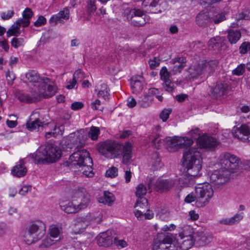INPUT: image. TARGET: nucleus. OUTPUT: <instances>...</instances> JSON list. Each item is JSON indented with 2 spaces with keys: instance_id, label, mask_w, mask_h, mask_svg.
<instances>
[{
  "instance_id": "14",
  "label": "nucleus",
  "mask_w": 250,
  "mask_h": 250,
  "mask_svg": "<svg viewBox=\"0 0 250 250\" xmlns=\"http://www.w3.org/2000/svg\"><path fill=\"white\" fill-rule=\"evenodd\" d=\"M192 240L193 244H195L197 247H203L211 242L212 236L209 233L197 231L193 234Z\"/></svg>"
},
{
  "instance_id": "27",
  "label": "nucleus",
  "mask_w": 250,
  "mask_h": 250,
  "mask_svg": "<svg viewBox=\"0 0 250 250\" xmlns=\"http://www.w3.org/2000/svg\"><path fill=\"white\" fill-rule=\"evenodd\" d=\"M243 218V213H237L230 218L220 220L219 222L222 224L231 226L238 223Z\"/></svg>"
},
{
  "instance_id": "28",
  "label": "nucleus",
  "mask_w": 250,
  "mask_h": 250,
  "mask_svg": "<svg viewBox=\"0 0 250 250\" xmlns=\"http://www.w3.org/2000/svg\"><path fill=\"white\" fill-rule=\"evenodd\" d=\"M152 187V184L151 182L148 183L147 185H145L143 184H140L136 187V191L135 192L136 196L138 197V199L140 198L144 197L147 191L150 190Z\"/></svg>"
},
{
  "instance_id": "29",
  "label": "nucleus",
  "mask_w": 250,
  "mask_h": 250,
  "mask_svg": "<svg viewBox=\"0 0 250 250\" xmlns=\"http://www.w3.org/2000/svg\"><path fill=\"white\" fill-rule=\"evenodd\" d=\"M26 128L29 131H39L40 128L43 127V123L39 119H36L34 121H32L31 119L26 123Z\"/></svg>"
},
{
  "instance_id": "64",
  "label": "nucleus",
  "mask_w": 250,
  "mask_h": 250,
  "mask_svg": "<svg viewBox=\"0 0 250 250\" xmlns=\"http://www.w3.org/2000/svg\"><path fill=\"white\" fill-rule=\"evenodd\" d=\"M46 21L45 18L42 16H40L39 17L38 20L34 22V25L37 27L40 26L44 24Z\"/></svg>"
},
{
  "instance_id": "11",
  "label": "nucleus",
  "mask_w": 250,
  "mask_h": 250,
  "mask_svg": "<svg viewBox=\"0 0 250 250\" xmlns=\"http://www.w3.org/2000/svg\"><path fill=\"white\" fill-rule=\"evenodd\" d=\"M73 201L78 202L80 209L87 208L90 203V195L83 188L75 190L72 195Z\"/></svg>"
},
{
  "instance_id": "36",
  "label": "nucleus",
  "mask_w": 250,
  "mask_h": 250,
  "mask_svg": "<svg viewBox=\"0 0 250 250\" xmlns=\"http://www.w3.org/2000/svg\"><path fill=\"white\" fill-rule=\"evenodd\" d=\"M33 12L30 8H26L22 13V17L23 19H19L21 20L23 27H27L28 26L30 21L29 19L32 17Z\"/></svg>"
},
{
  "instance_id": "51",
  "label": "nucleus",
  "mask_w": 250,
  "mask_h": 250,
  "mask_svg": "<svg viewBox=\"0 0 250 250\" xmlns=\"http://www.w3.org/2000/svg\"><path fill=\"white\" fill-rule=\"evenodd\" d=\"M250 51V42H244L239 47V52L241 54H245Z\"/></svg>"
},
{
  "instance_id": "34",
  "label": "nucleus",
  "mask_w": 250,
  "mask_h": 250,
  "mask_svg": "<svg viewBox=\"0 0 250 250\" xmlns=\"http://www.w3.org/2000/svg\"><path fill=\"white\" fill-rule=\"evenodd\" d=\"M241 37V33L239 30H229L227 36L228 39L231 44L236 43Z\"/></svg>"
},
{
  "instance_id": "56",
  "label": "nucleus",
  "mask_w": 250,
  "mask_h": 250,
  "mask_svg": "<svg viewBox=\"0 0 250 250\" xmlns=\"http://www.w3.org/2000/svg\"><path fill=\"white\" fill-rule=\"evenodd\" d=\"M250 19V11L249 10H244L239 14L237 18V21L241 20H248Z\"/></svg>"
},
{
  "instance_id": "18",
  "label": "nucleus",
  "mask_w": 250,
  "mask_h": 250,
  "mask_svg": "<svg viewBox=\"0 0 250 250\" xmlns=\"http://www.w3.org/2000/svg\"><path fill=\"white\" fill-rule=\"evenodd\" d=\"M97 243L99 246L108 247L113 243V237L110 230H107L99 234L97 237Z\"/></svg>"
},
{
  "instance_id": "16",
  "label": "nucleus",
  "mask_w": 250,
  "mask_h": 250,
  "mask_svg": "<svg viewBox=\"0 0 250 250\" xmlns=\"http://www.w3.org/2000/svg\"><path fill=\"white\" fill-rule=\"evenodd\" d=\"M197 143L201 147L207 149L214 148L218 145V142L215 138L206 135L201 136L197 140Z\"/></svg>"
},
{
  "instance_id": "50",
  "label": "nucleus",
  "mask_w": 250,
  "mask_h": 250,
  "mask_svg": "<svg viewBox=\"0 0 250 250\" xmlns=\"http://www.w3.org/2000/svg\"><path fill=\"white\" fill-rule=\"evenodd\" d=\"M104 201H103V202L104 204L110 205L115 200V198L113 194L108 191H105L104 192Z\"/></svg>"
},
{
  "instance_id": "4",
  "label": "nucleus",
  "mask_w": 250,
  "mask_h": 250,
  "mask_svg": "<svg viewBox=\"0 0 250 250\" xmlns=\"http://www.w3.org/2000/svg\"><path fill=\"white\" fill-rule=\"evenodd\" d=\"M62 155V151L56 145L47 143L41 145L35 155L36 163H52L58 160Z\"/></svg>"
},
{
  "instance_id": "30",
  "label": "nucleus",
  "mask_w": 250,
  "mask_h": 250,
  "mask_svg": "<svg viewBox=\"0 0 250 250\" xmlns=\"http://www.w3.org/2000/svg\"><path fill=\"white\" fill-rule=\"evenodd\" d=\"M170 186V184L167 180H164L159 178L155 185V188L157 191L163 192L167 190Z\"/></svg>"
},
{
  "instance_id": "48",
  "label": "nucleus",
  "mask_w": 250,
  "mask_h": 250,
  "mask_svg": "<svg viewBox=\"0 0 250 250\" xmlns=\"http://www.w3.org/2000/svg\"><path fill=\"white\" fill-rule=\"evenodd\" d=\"M246 66L245 64L241 63L232 71V74L236 76H241L244 74L245 71Z\"/></svg>"
},
{
  "instance_id": "38",
  "label": "nucleus",
  "mask_w": 250,
  "mask_h": 250,
  "mask_svg": "<svg viewBox=\"0 0 250 250\" xmlns=\"http://www.w3.org/2000/svg\"><path fill=\"white\" fill-rule=\"evenodd\" d=\"M135 208H139L141 210H146L149 208L147 200L145 197L140 198L136 201L134 205Z\"/></svg>"
},
{
  "instance_id": "44",
  "label": "nucleus",
  "mask_w": 250,
  "mask_h": 250,
  "mask_svg": "<svg viewBox=\"0 0 250 250\" xmlns=\"http://www.w3.org/2000/svg\"><path fill=\"white\" fill-rule=\"evenodd\" d=\"M152 99L149 96L145 95L138 101V104L142 107L146 108L150 106Z\"/></svg>"
},
{
  "instance_id": "40",
  "label": "nucleus",
  "mask_w": 250,
  "mask_h": 250,
  "mask_svg": "<svg viewBox=\"0 0 250 250\" xmlns=\"http://www.w3.org/2000/svg\"><path fill=\"white\" fill-rule=\"evenodd\" d=\"M100 133V130L98 127L92 126L88 132V136L91 140L96 141L98 139Z\"/></svg>"
},
{
  "instance_id": "57",
  "label": "nucleus",
  "mask_w": 250,
  "mask_h": 250,
  "mask_svg": "<svg viewBox=\"0 0 250 250\" xmlns=\"http://www.w3.org/2000/svg\"><path fill=\"white\" fill-rule=\"evenodd\" d=\"M201 134V131L200 130L199 128H195L194 129H191L189 132V135L191 136L192 139H199V138L201 137L200 136Z\"/></svg>"
},
{
  "instance_id": "10",
  "label": "nucleus",
  "mask_w": 250,
  "mask_h": 250,
  "mask_svg": "<svg viewBox=\"0 0 250 250\" xmlns=\"http://www.w3.org/2000/svg\"><path fill=\"white\" fill-rule=\"evenodd\" d=\"M167 226L163 228V232L158 233L154 240L153 250H171L172 233L167 232Z\"/></svg>"
},
{
  "instance_id": "13",
  "label": "nucleus",
  "mask_w": 250,
  "mask_h": 250,
  "mask_svg": "<svg viewBox=\"0 0 250 250\" xmlns=\"http://www.w3.org/2000/svg\"><path fill=\"white\" fill-rule=\"evenodd\" d=\"M229 173L228 171L221 169L214 170L210 176L211 183L219 187L225 183L229 179Z\"/></svg>"
},
{
  "instance_id": "25",
  "label": "nucleus",
  "mask_w": 250,
  "mask_h": 250,
  "mask_svg": "<svg viewBox=\"0 0 250 250\" xmlns=\"http://www.w3.org/2000/svg\"><path fill=\"white\" fill-rule=\"evenodd\" d=\"M186 58L182 56L175 57L173 60V74L180 73L186 66Z\"/></svg>"
},
{
  "instance_id": "19",
  "label": "nucleus",
  "mask_w": 250,
  "mask_h": 250,
  "mask_svg": "<svg viewBox=\"0 0 250 250\" xmlns=\"http://www.w3.org/2000/svg\"><path fill=\"white\" fill-rule=\"evenodd\" d=\"M163 0H144L143 4L146 7V10L151 13H161L160 4Z\"/></svg>"
},
{
  "instance_id": "32",
  "label": "nucleus",
  "mask_w": 250,
  "mask_h": 250,
  "mask_svg": "<svg viewBox=\"0 0 250 250\" xmlns=\"http://www.w3.org/2000/svg\"><path fill=\"white\" fill-rule=\"evenodd\" d=\"M135 215L140 220L151 219L153 217V213L149 209V208L146 210L137 209L135 212Z\"/></svg>"
},
{
  "instance_id": "58",
  "label": "nucleus",
  "mask_w": 250,
  "mask_h": 250,
  "mask_svg": "<svg viewBox=\"0 0 250 250\" xmlns=\"http://www.w3.org/2000/svg\"><path fill=\"white\" fill-rule=\"evenodd\" d=\"M6 78L9 84H12L16 76L13 71L8 70L6 73Z\"/></svg>"
},
{
  "instance_id": "8",
  "label": "nucleus",
  "mask_w": 250,
  "mask_h": 250,
  "mask_svg": "<svg viewBox=\"0 0 250 250\" xmlns=\"http://www.w3.org/2000/svg\"><path fill=\"white\" fill-rule=\"evenodd\" d=\"M195 193L197 195L196 206L202 207L206 206L212 197L213 190L211 185L208 183L198 184L195 187Z\"/></svg>"
},
{
  "instance_id": "52",
  "label": "nucleus",
  "mask_w": 250,
  "mask_h": 250,
  "mask_svg": "<svg viewBox=\"0 0 250 250\" xmlns=\"http://www.w3.org/2000/svg\"><path fill=\"white\" fill-rule=\"evenodd\" d=\"M171 109H164L160 114L159 117L163 122H166L171 112Z\"/></svg>"
},
{
  "instance_id": "46",
  "label": "nucleus",
  "mask_w": 250,
  "mask_h": 250,
  "mask_svg": "<svg viewBox=\"0 0 250 250\" xmlns=\"http://www.w3.org/2000/svg\"><path fill=\"white\" fill-rule=\"evenodd\" d=\"M152 166L156 168H158L160 167L161 164V160L157 152H154L151 154L150 156Z\"/></svg>"
},
{
  "instance_id": "1",
  "label": "nucleus",
  "mask_w": 250,
  "mask_h": 250,
  "mask_svg": "<svg viewBox=\"0 0 250 250\" xmlns=\"http://www.w3.org/2000/svg\"><path fill=\"white\" fill-rule=\"evenodd\" d=\"M25 78L28 83L29 94L21 92H17L16 96L21 102L31 103L37 102L41 97L48 98L52 97L56 92V87L50 79L41 77L34 70H29L25 74Z\"/></svg>"
},
{
  "instance_id": "41",
  "label": "nucleus",
  "mask_w": 250,
  "mask_h": 250,
  "mask_svg": "<svg viewBox=\"0 0 250 250\" xmlns=\"http://www.w3.org/2000/svg\"><path fill=\"white\" fill-rule=\"evenodd\" d=\"M225 19L226 18L224 13L216 12L213 14L212 12L211 13V21L216 24L222 22L225 20Z\"/></svg>"
},
{
  "instance_id": "20",
  "label": "nucleus",
  "mask_w": 250,
  "mask_h": 250,
  "mask_svg": "<svg viewBox=\"0 0 250 250\" xmlns=\"http://www.w3.org/2000/svg\"><path fill=\"white\" fill-rule=\"evenodd\" d=\"M229 91V86L227 84L219 83L212 89L211 95L214 98H224L227 96Z\"/></svg>"
},
{
  "instance_id": "55",
  "label": "nucleus",
  "mask_w": 250,
  "mask_h": 250,
  "mask_svg": "<svg viewBox=\"0 0 250 250\" xmlns=\"http://www.w3.org/2000/svg\"><path fill=\"white\" fill-rule=\"evenodd\" d=\"M23 39L22 38H13L12 39L11 43L12 46L17 48L22 45Z\"/></svg>"
},
{
  "instance_id": "63",
  "label": "nucleus",
  "mask_w": 250,
  "mask_h": 250,
  "mask_svg": "<svg viewBox=\"0 0 250 250\" xmlns=\"http://www.w3.org/2000/svg\"><path fill=\"white\" fill-rule=\"evenodd\" d=\"M164 145L167 149L169 151L172 149V138L170 137H167L164 140Z\"/></svg>"
},
{
  "instance_id": "24",
  "label": "nucleus",
  "mask_w": 250,
  "mask_h": 250,
  "mask_svg": "<svg viewBox=\"0 0 250 250\" xmlns=\"http://www.w3.org/2000/svg\"><path fill=\"white\" fill-rule=\"evenodd\" d=\"M212 11L208 12H200L196 17V23L200 26H206L211 21V13Z\"/></svg>"
},
{
  "instance_id": "21",
  "label": "nucleus",
  "mask_w": 250,
  "mask_h": 250,
  "mask_svg": "<svg viewBox=\"0 0 250 250\" xmlns=\"http://www.w3.org/2000/svg\"><path fill=\"white\" fill-rule=\"evenodd\" d=\"M74 222V228L77 233L83 232L90 224L89 218L87 216L77 217Z\"/></svg>"
},
{
  "instance_id": "7",
  "label": "nucleus",
  "mask_w": 250,
  "mask_h": 250,
  "mask_svg": "<svg viewBox=\"0 0 250 250\" xmlns=\"http://www.w3.org/2000/svg\"><path fill=\"white\" fill-rule=\"evenodd\" d=\"M46 230L45 224L41 221L31 222L23 230L22 239L27 245L34 243L40 240L44 235Z\"/></svg>"
},
{
  "instance_id": "9",
  "label": "nucleus",
  "mask_w": 250,
  "mask_h": 250,
  "mask_svg": "<svg viewBox=\"0 0 250 250\" xmlns=\"http://www.w3.org/2000/svg\"><path fill=\"white\" fill-rule=\"evenodd\" d=\"M218 164L221 169L228 171L230 174L238 168L239 159L236 156L229 153H223L218 158Z\"/></svg>"
},
{
  "instance_id": "49",
  "label": "nucleus",
  "mask_w": 250,
  "mask_h": 250,
  "mask_svg": "<svg viewBox=\"0 0 250 250\" xmlns=\"http://www.w3.org/2000/svg\"><path fill=\"white\" fill-rule=\"evenodd\" d=\"M85 78L84 72L81 69H78L75 71L73 74V78L76 81H82Z\"/></svg>"
},
{
  "instance_id": "61",
  "label": "nucleus",
  "mask_w": 250,
  "mask_h": 250,
  "mask_svg": "<svg viewBox=\"0 0 250 250\" xmlns=\"http://www.w3.org/2000/svg\"><path fill=\"white\" fill-rule=\"evenodd\" d=\"M97 8L95 4L94 0H89L87 4V12L91 13L95 12Z\"/></svg>"
},
{
  "instance_id": "37",
  "label": "nucleus",
  "mask_w": 250,
  "mask_h": 250,
  "mask_svg": "<svg viewBox=\"0 0 250 250\" xmlns=\"http://www.w3.org/2000/svg\"><path fill=\"white\" fill-rule=\"evenodd\" d=\"M62 232V227H58L56 225H52L49 229L50 236L54 239H61V234Z\"/></svg>"
},
{
  "instance_id": "53",
  "label": "nucleus",
  "mask_w": 250,
  "mask_h": 250,
  "mask_svg": "<svg viewBox=\"0 0 250 250\" xmlns=\"http://www.w3.org/2000/svg\"><path fill=\"white\" fill-rule=\"evenodd\" d=\"M113 242L119 248H124L127 246L126 241L123 239H119L116 237L114 238Z\"/></svg>"
},
{
  "instance_id": "17",
  "label": "nucleus",
  "mask_w": 250,
  "mask_h": 250,
  "mask_svg": "<svg viewBox=\"0 0 250 250\" xmlns=\"http://www.w3.org/2000/svg\"><path fill=\"white\" fill-rule=\"evenodd\" d=\"M161 79L163 81V88L168 92H172V80L170 73L166 67H162L160 72Z\"/></svg>"
},
{
  "instance_id": "43",
  "label": "nucleus",
  "mask_w": 250,
  "mask_h": 250,
  "mask_svg": "<svg viewBox=\"0 0 250 250\" xmlns=\"http://www.w3.org/2000/svg\"><path fill=\"white\" fill-rule=\"evenodd\" d=\"M109 89L107 85L103 83L101 85V88L98 93V96L99 97L103 98L105 100H107L109 95Z\"/></svg>"
},
{
  "instance_id": "22",
  "label": "nucleus",
  "mask_w": 250,
  "mask_h": 250,
  "mask_svg": "<svg viewBox=\"0 0 250 250\" xmlns=\"http://www.w3.org/2000/svg\"><path fill=\"white\" fill-rule=\"evenodd\" d=\"M173 150L179 148H183L191 146L193 144L192 139L188 137H173Z\"/></svg>"
},
{
  "instance_id": "45",
  "label": "nucleus",
  "mask_w": 250,
  "mask_h": 250,
  "mask_svg": "<svg viewBox=\"0 0 250 250\" xmlns=\"http://www.w3.org/2000/svg\"><path fill=\"white\" fill-rule=\"evenodd\" d=\"M52 238L51 237H46L42 241V242L40 246V248H42L49 247L58 241V239H54Z\"/></svg>"
},
{
  "instance_id": "39",
  "label": "nucleus",
  "mask_w": 250,
  "mask_h": 250,
  "mask_svg": "<svg viewBox=\"0 0 250 250\" xmlns=\"http://www.w3.org/2000/svg\"><path fill=\"white\" fill-rule=\"evenodd\" d=\"M75 201L69 202L64 206V211L67 213H74L79 211L80 209L78 204L74 203Z\"/></svg>"
},
{
  "instance_id": "2",
  "label": "nucleus",
  "mask_w": 250,
  "mask_h": 250,
  "mask_svg": "<svg viewBox=\"0 0 250 250\" xmlns=\"http://www.w3.org/2000/svg\"><path fill=\"white\" fill-rule=\"evenodd\" d=\"M97 147L99 152L105 157L109 155L114 158L122 157V163L125 165L132 162L133 146L129 142L123 145L116 141L108 140L100 143Z\"/></svg>"
},
{
  "instance_id": "62",
  "label": "nucleus",
  "mask_w": 250,
  "mask_h": 250,
  "mask_svg": "<svg viewBox=\"0 0 250 250\" xmlns=\"http://www.w3.org/2000/svg\"><path fill=\"white\" fill-rule=\"evenodd\" d=\"M148 63L150 68L151 69H153L159 66L160 64V60L156 57H154L152 60H150Z\"/></svg>"
},
{
  "instance_id": "6",
  "label": "nucleus",
  "mask_w": 250,
  "mask_h": 250,
  "mask_svg": "<svg viewBox=\"0 0 250 250\" xmlns=\"http://www.w3.org/2000/svg\"><path fill=\"white\" fill-rule=\"evenodd\" d=\"M186 162L187 174L195 177L199 174L202 167V159L198 148L191 147L187 149L183 154Z\"/></svg>"
},
{
  "instance_id": "12",
  "label": "nucleus",
  "mask_w": 250,
  "mask_h": 250,
  "mask_svg": "<svg viewBox=\"0 0 250 250\" xmlns=\"http://www.w3.org/2000/svg\"><path fill=\"white\" fill-rule=\"evenodd\" d=\"M232 133L235 138L250 143V125L243 124L239 127H234Z\"/></svg>"
},
{
  "instance_id": "54",
  "label": "nucleus",
  "mask_w": 250,
  "mask_h": 250,
  "mask_svg": "<svg viewBox=\"0 0 250 250\" xmlns=\"http://www.w3.org/2000/svg\"><path fill=\"white\" fill-rule=\"evenodd\" d=\"M106 176L109 177H115L118 175V169L117 168L112 167L109 168L106 172Z\"/></svg>"
},
{
  "instance_id": "26",
  "label": "nucleus",
  "mask_w": 250,
  "mask_h": 250,
  "mask_svg": "<svg viewBox=\"0 0 250 250\" xmlns=\"http://www.w3.org/2000/svg\"><path fill=\"white\" fill-rule=\"evenodd\" d=\"M27 169L24 166L23 160H21L19 164L14 167L11 170L12 174L17 177H21L26 175Z\"/></svg>"
},
{
  "instance_id": "31",
  "label": "nucleus",
  "mask_w": 250,
  "mask_h": 250,
  "mask_svg": "<svg viewBox=\"0 0 250 250\" xmlns=\"http://www.w3.org/2000/svg\"><path fill=\"white\" fill-rule=\"evenodd\" d=\"M202 66H203V71L205 73L206 72L210 73L214 71L215 68L218 65V62L216 60L207 62L203 61L201 62Z\"/></svg>"
},
{
  "instance_id": "5",
  "label": "nucleus",
  "mask_w": 250,
  "mask_h": 250,
  "mask_svg": "<svg viewBox=\"0 0 250 250\" xmlns=\"http://www.w3.org/2000/svg\"><path fill=\"white\" fill-rule=\"evenodd\" d=\"M173 236V250H188L193 245V229L189 225L179 227Z\"/></svg>"
},
{
  "instance_id": "33",
  "label": "nucleus",
  "mask_w": 250,
  "mask_h": 250,
  "mask_svg": "<svg viewBox=\"0 0 250 250\" xmlns=\"http://www.w3.org/2000/svg\"><path fill=\"white\" fill-rule=\"evenodd\" d=\"M139 78L140 79L136 78L132 79L131 83L133 92L136 94L139 93L143 89V83L141 80L143 78L141 76L139 77Z\"/></svg>"
},
{
  "instance_id": "23",
  "label": "nucleus",
  "mask_w": 250,
  "mask_h": 250,
  "mask_svg": "<svg viewBox=\"0 0 250 250\" xmlns=\"http://www.w3.org/2000/svg\"><path fill=\"white\" fill-rule=\"evenodd\" d=\"M146 17L143 11L138 9L129 22L134 26H143L146 23Z\"/></svg>"
},
{
  "instance_id": "47",
  "label": "nucleus",
  "mask_w": 250,
  "mask_h": 250,
  "mask_svg": "<svg viewBox=\"0 0 250 250\" xmlns=\"http://www.w3.org/2000/svg\"><path fill=\"white\" fill-rule=\"evenodd\" d=\"M138 9L126 8L125 9L123 15L126 18V19L130 21L133 16L135 14Z\"/></svg>"
},
{
  "instance_id": "15",
  "label": "nucleus",
  "mask_w": 250,
  "mask_h": 250,
  "mask_svg": "<svg viewBox=\"0 0 250 250\" xmlns=\"http://www.w3.org/2000/svg\"><path fill=\"white\" fill-rule=\"evenodd\" d=\"M203 66L201 62L190 65L187 70L186 79L187 80H193L204 74Z\"/></svg>"
},
{
  "instance_id": "42",
  "label": "nucleus",
  "mask_w": 250,
  "mask_h": 250,
  "mask_svg": "<svg viewBox=\"0 0 250 250\" xmlns=\"http://www.w3.org/2000/svg\"><path fill=\"white\" fill-rule=\"evenodd\" d=\"M221 38L219 37L211 38L208 42V46L213 50L218 49L221 47Z\"/></svg>"
},
{
  "instance_id": "60",
  "label": "nucleus",
  "mask_w": 250,
  "mask_h": 250,
  "mask_svg": "<svg viewBox=\"0 0 250 250\" xmlns=\"http://www.w3.org/2000/svg\"><path fill=\"white\" fill-rule=\"evenodd\" d=\"M69 11L68 9L64 8L62 11H60L57 15L61 20L62 19L64 20H68L69 17Z\"/></svg>"
},
{
  "instance_id": "59",
  "label": "nucleus",
  "mask_w": 250,
  "mask_h": 250,
  "mask_svg": "<svg viewBox=\"0 0 250 250\" xmlns=\"http://www.w3.org/2000/svg\"><path fill=\"white\" fill-rule=\"evenodd\" d=\"M160 218L163 220H167L170 216V212L167 211V208H164L159 212Z\"/></svg>"
},
{
  "instance_id": "35",
  "label": "nucleus",
  "mask_w": 250,
  "mask_h": 250,
  "mask_svg": "<svg viewBox=\"0 0 250 250\" xmlns=\"http://www.w3.org/2000/svg\"><path fill=\"white\" fill-rule=\"evenodd\" d=\"M88 139V136L84 131L78 132L75 143L76 147H83L87 143Z\"/></svg>"
},
{
  "instance_id": "3",
  "label": "nucleus",
  "mask_w": 250,
  "mask_h": 250,
  "mask_svg": "<svg viewBox=\"0 0 250 250\" xmlns=\"http://www.w3.org/2000/svg\"><path fill=\"white\" fill-rule=\"evenodd\" d=\"M68 167L74 171L78 170L87 177H92V160L89 156V152L83 149L74 152L69 157Z\"/></svg>"
}]
</instances>
